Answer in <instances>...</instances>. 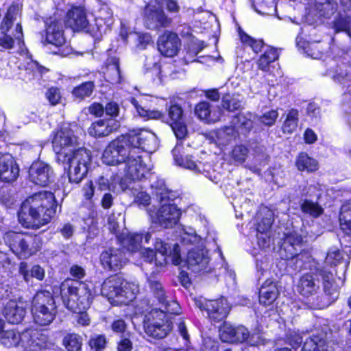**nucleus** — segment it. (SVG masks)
Here are the masks:
<instances>
[{"label": "nucleus", "mask_w": 351, "mask_h": 351, "mask_svg": "<svg viewBox=\"0 0 351 351\" xmlns=\"http://www.w3.org/2000/svg\"><path fill=\"white\" fill-rule=\"evenodd\" d=\"M158 142L156 136L147 130H132L117 137L105 149L103 162L108 165L124 164L126 178L141 180L146 178L150 168L145 165L141 154L152 153L156 150Z\"/></svg>", "instance_id": "obj_1"}, {"label": "nucleus", "mask_w": 351, "mask_h": 351, "mask_svg": "<svg viewBox=\"0 0 351 351\" xmlns=\"http://www.w3.org/2000/svg\"><path fill=\"white\" fill-rule=\"evenodd\" d=\"M147 282L160 306L152 303L143 311L147 312L143 322L145 332L149 337L161 339L173 329V317L168 314L178 315L180 306L176 301L167 299L166 291L154 272L147 276Z\"/></svg>", "instance_id": "obj_2"}, {"label": "nucleus", "mask_w": 351, "mask_h": 351, "mask_svg": "<svg viewBox=\"0 0 351 351\" xmlns=\"http://www.w3.org/2000/svg\"><path fill=\"white\" fill-rule=\"evenodd\" d=\"M77 143V137L69 126H62L55 133L52 138L53 148L57 155V160L68 165V177L71 183L79 184L86 176L91 162L90 151L84 148L73 149Z\"/></svg>", "instance_id": "obj_3"}, {"label": "nucleus", "mask_w": 351, "mask_h": 351, "mask_svg": "<svg viewBox=\"0 0 351 351\" xmlns=\"http://www.w3.org/2000/svg\"><path fill=\"white\" fill-rule=\"evenodd\" d=\"M298 292L306 298L305 308L322 309L328 307L338 298L332 271L326 267L317 269L316 273L302 276L297 285Z\"/></svg>", "instance_id": "obj_4"}, {"label": "nucleus", "mask_w": 351, "mask_h": 351, "mask_svg": "<svg viewBox=\"0 0 351 351\" xmlns=\"http://www.w3.org/2000/svg\"><path fill=\"white\" fill-rule=\"evenodd\" d=\"M58 204L54 194L43 191L27 197L18 213L20 223L38 229L49 223L56 213Z\"/></svg>", "instance_id": "obj_5"}, {"label": "nucleus", "mask_w": 351, "mask_h": 351, "mask_svg": "<svg viewBox=\"0 0 351 351\" xmlns=\"http://www.w3.org/2000/svg\"><path fill=\"white\" fill-rule=\"evenodd\" d=\"M20 16L18 5H12L2 20L0 25V47L1 50H11L16 43L19 53L27 58L31 59V55L26 48L21 22H17Z\"/></svg>", "instance_id": "obj_6"}, {"label": "nucleus", "mask_w": 351, "mask_h": 351, "mask_svg": "<svg viewBox=\"0 0 351 351\" xmlns=\"http://www.w3.org/2000/svg\"><path fill=\"white\" fill-rule=\"evenodd\" d=\"M152 187L155 189L156 197L162 205L157 212L149 210L148 214L153 223L165 228H172L179 221L181 213L177 206L170 202L176 199L178 197V193L169 190L163 181L152 184Z\"/></svg>", "instance_id": "obj_7"}, {"label": "nucleus", "mask_w": 351, "mask_h": 351, "mask_svg": "<svg viewBox=\"0 0 351 351\" xmlns=\"http://www.w3.org/2000/svg\"><path fill=\"white\" fill-rule=\"evenodd\" d=\"M180 237L183 245H196L194 248L189 250L188 252L187 264L189 268L195 273L211 271V268L208 266L210 258L208 256V251L205 248L206 245L208 247L210 245L211 239L213 244L216 245L215 238L207 237L203 241L200 237L197 235L195 231L191 228L188 230L183 229Z\"/></svg>", "instance_id": "obj_8"}, {"label": "nucleus", "mask_w": 351, "mask_h": 351, "mask_svg": "<svg viewBox=\"0 0 351 351\" xmlns=\"http://www.w3.org/2000/svg\"><path fill=\"white\" fill-rule=\"evenodd\" d=\"M60 294L66 307L73 311H82L89 308L92 293L86 282L67 278L60 286Z\"/></svg>", "instance_id": "obj_9"}, {"label": "nucleus", "mask_w": 351, "mask_h": 351, "mask_svg": "<svg viewBox=\"0 0 351 351\" xmlns=\"http://www.w3.org/2000/svg\"><path fill=\"white\" fill-rule=\"evenodd\" d=\"M138 285L125 280L115 275L106 279L101 285V293L114 305L128 304L138 293Z\"/></svg>", "instance_id": "obj_10"}, {"label": "nucleus", "mask_w": 351, "mask_h": 351, "mask_svg": "<svg viewBox=\"0 0 351 351\" xmlns=\"http://www.w3.org/2000/svg\"><path fill=\"white\" fill-rule=\"evenodd\" d=\"M3 240L12 252L21 258L31 256L40 247V237L28 233L9 232L5 234Z\"/></svg>", "instance_id": "obj_11"}, {"label": "nucleus", "mask_w": 351, "mask_h": 351, "mask_svg": "<svg viewBox=\"0 0 351 351\" xmlns=\"http://www.w3.org/2000/svg\"><path fill=\"white\" fill-rule=\"evenodd\" d=\"M32 312L37 324L47 326L52 322L56 311L53 298L49 291H39L34 295Z\"/></svg>", "instance_id": "obj_12"}, {"label": "nucleus", "mask_w": 351, "mask_h": 351, "mask_svg": "<svg viewBox=\"0 0 351 351\" xmlns=\"http://www.w3.org/2000/svg\"><path fill=\"white\" fill-rule=\"evenodd\" d=\"M303 242V237L297 232L293 231L286 234L284 241L279 250V256L282 260L287 261V265H295L294 270H300L302 267L300 260L301 254L300 247Z\"/></svg>", "instance_id": "obj_13"}, {"label": "nucleus", "mask_w": 351, "mask_h": 351, "mask_svg": "<svg viewBox=\"0 0 351 351\" xmlns=\"http://www.w3.org/2000/svg\"><path fill=\"white\" fill-rule=\"evenodd\" d=\"M195 304L202 311H206L207 317L215 322L223 321L230 311V306L224 298L211 300L196 298Z\"/></svg>", "instance_id": "obj_14"}, {"label": "nucleus", "mask_w": 351, "mask_h": 351, "mask_svg": "<svg viewBox=\"0 0 351 351\" xmlns=\"http://www.w3.org/2000/svg\"><path fill=\"white\" fill-rule=\"evenodd\" d=\"M51 166L43 161H35L29 167V179L35 184L47 186L53 178Z\"/></svg>", "instance_id": "obj_15"}, {"label": "nucleus", "mask_w": 351, "mask_h": 351, "mask_svg": "<svg viewBox=\"0 0 351 351\" xmlns=\"http://www.w3.org/2000/svg\"><path fill=\"white\" fill-rule=\"evenodd\" d=\"M112 12L111 10L104 5L99 11V14L96 17L95 24H90L85 28L84 31L90 34L93 37L99 38L102 34L106 32L108 27L112 23Z\"/></svg>", "instance_id": "obj_16"}, {"label": "nucleus", "mask_w": 351, "mask_h": 351, "mask_svg": "<svg viewBox=\"0 0 351 351\" xmlns=\"http://www.w3.org/2000/svg\"><path fill=\"white\" fill-rule=\"evenodd\" d=\"M45 25V41L56 47H62L66 43V39L62 21L56 18H49L46 20Z\"/></svg>", "instance_id": "obj_17"}, {"label": "nucleus", "mask_w": 351, "mask_h": 351, "mask_svg": "<svg viewBox=\"0 0 351 351\" xmlns=\"http://www.w3.org/2000/svg\"><path fill=\"white\" fill-rule=\"evenodd\" d=\"M19 175V167L9 154H0V180L5 182H14Z\"/></svg>", "instance_id": "obj_18"}, {"label": "nucleus", "mask_w": 351, "mask_h": 351, "mask_svg": "<svg viewBox=\"0 0 351 351\" xmlns=\"http://www.w3.org/2000/svg\"><path fill=\"white\" fill-rule=\"evenodd\" d=\"M88 22L83 6H73L66 14L65 23L74 31L84 30L88 26Z\"/></svg>", "instance_id": "obj_19"}, {"label": "nucleus", "mask_w": 351, "mask_h": 351, "mask_svg": "<svg viewBox=\"0 0 351 351\" xmlns=\"http://www.w3.org/2000/svg\"><path fill=\"white\" fill-rule=\"evenodd\" d=\"M180 47V40L178 35L171 32H165L158 40V49L165 56L173 57Z\"/></svg>", "instance_id": "obj_20"}, {"label": "nucleus", "mask_w": 351, "mask_h": 351, "mask_svg": "<svg viewBox=\"0 0 351 351\" xmlns=\"http://www.w3.org/2000/svg\"><path fill=\"white\" fill-rule=\"evenodd\" d=\"M100 260L105 268L117 271L126 263L128 258L120 249H109L101 253Z\"/></svg>", "instance_id": "obj_21"}, {"label": "nucleus", "mask_w": 351, "mask_h": 351, "mask_svg": "<svg viewBox=\"0 0 351 351\" xmlns=\"http://www.w3.org/2000/svg\"><path fill=\"white\" fill-rule=\"evenodd\" d=\"M169 124L177 138L182 139L186 134V127L184 122L183 110L181 106L175 104L168 111Z\"/></svg>", "instance_id": "obj_22"}, {"label": "nucleus", "mask_w": 351, "mask_h": 351, "mask_svg": "<svg viewBox=\"0 0 351 351\" xmlns=\"http://www.w3.org/2000/svg\"><path fill=\"white\" fill-rule=\"evenodd\" d=\"M196 116L207 123L218 121L221 116V110L217 106L203 101L196 105L195 108Z\"/></svg>", "instance_id": "obj_23"}, {"label": "nucleus", "mask_w": 351, "mask_h": 351, "mask_svg": "<svg viewBox=\"0 0 351 351\" xmlns=\"http://www.w3.org/2000/svg\"><path fill=\"white\" fill-rule=\"evenodd\" d=\"M156 252L160 255V258H156L160 266H163L167 263V256L168 253L173 255V263L174 265H179L180 263V248L178 244H174L173 250L167 243H163L161 240L157 239L155 243Z\"/></svg>", "instance_id": "obj_24"}, {"label": "nucleus", "mask_w": 351, "mask_h": 351, "mask_svg": "<svg viewBox=\"0 0 351 351\" xmlns=\"http://www.w3.org/2000/svg\"><path fill=\"white\" fill-rule=\"evenodd\" d=\"M104 77L111 84H121L123 77L121 74L119 59L115 56L108 57L105 62Z\"/></svg>", "instance_id": "obj_25"}, {"label": "nucleus", "mask_w": 351, "mask_h": 351, "mask_svg": "<svg viewBox=\"0 0 351 351\" xmlns=\"http://www.w3.org/2000/svg\"><path fill=\"white\" fill-rule=\"evenodd\" d=\"M152 235L149 232L143 231L140 233H129L121 241L122 246L130 252H134L139 250L141 247L143 238L145 242L148 243Z\"/></svg>", "instance_id": "obj_26"}, {"label": "nucleus", "mask_w": 351, "mask_h": 351, "mask_svg": "<svg viewBox=\"0 0 351 351\" xmlns=\"http://www.w3.org/2000/svg\"><path fill=\"white\" fill-rule=\"evenodd\" d=\"M341 243L342 246H343V251L348 256V259L343 261V258L342 256V253L336 247H332L328 251L327 256L326 257V263L337 265L338 264L343 263V266L342 269L346 270L349 264V259L350 258V256L351 255V252H350V248L347 247H346L345 245L348 246H351V239H350V241H343V238L341 241Z\"/></svg>", "instance_id": "obj_27"}, {"label": "nucleus", "mask_w": 351, "mask_h": 351, "mask_svg": "<svg viewBox=\"0 0 351 351\" xmlns=\"http://www.w3.org/2000/svg\"><path fill=\"white\" fill-rule=\"evenodd\" d=\"M119 127V123L112 119L99 120L92 124L88 132L91 136L102 137L108 136Z\"/></svg>", "instance_id": "obj_28"}, {"label": "nucleus", "mask_w": 351, "mask_h": 351, "mask_svg": "<svg viewBox=\"0 0 351 351\" xmlns=\"http://www.w3.org/2000/svg\"><path fill=\"white\" fill-rule=\"evenodd\" d=\"M339 221L341 228L346 234L343 237V241H350V239H351V201L347 202L341 206ZM345 246L350 247V252H351V246L347 245Z\"/></svg>", "instance_id": "obj_29"}, {"label": "nucleus", "mask_w": 351, "mask_h": 351, "mask_svg": "<svg viewBox=\"0 0 351 351\" xmlns=\"http://www.w3.org/2000/svg\"><path fill=\"white\" fill-rule=\"evenodd\" d=\"M278 295V288L272 281L267 280L261 286L259 291V302L261 304L268 306L271 304Z\"/></svg>", "instance_id": "obj_30"}, {"label": "nucleus", "mask_w": 351, "mask_h": 351, "mask_svg": "<svg viewBox=\"0 0 351 351\" xmlns=\"http://www.w3.org/2000/svg\"><path fill=\"white\" fill-rule=\"evenodd\" d=\"M182 147L176 145L172 150L173 156L176 164L182 167L191 170L195 173L200 172L201 162L197 163L191 156L184 158L180 154Z\"/></svg>", "instance_id": "obj_31"}, {"label": "nucleus", "mask_w": 351, "mask_h": 351, "mask_svg": "<svg viewBox=\"0 0 351 351\" xmlns=\"http://www.w3.org/2000/svg\"><path fill=\"white\" fill-rule=\"evenodd\" d=\"M26 313L25 308L10 302L4 309V316L7 321L12 324H19L24 318Z\"/></svg>", "instance_id": "obj_32"}, {"label": "nucleus", "mask_w": 351, "mask_h": 351, "mask_svg": "<svg viewBox=\"0 0 351 351\" xmlns=\"http://www.w3.org/2000/svg\"><path fill=\"white\" fill-rule=\"evenodd\" d=\"M19 273L25 282H29L32 278L43 280L45 276V269L38 265H33L29 269L27 263L22 262L19 265Z\"/></svg>", "instance_id": "obj_33"}, {"label": "nucleus", "mask_w": 351, "mask_h": 351, "mask_svg": "<svg viewBox=\"0 0 351 351\" xmlns=\"http://www.w3.org/2000/svg\"><path fill=\"white\" fill-rule=\"evenodd\" d=\"M295 165L299 171L313 172L318 169L317 161L306 153H300L297 157Z\"/></svg>", "instance_id": "obj_34"}, {"label": "nucleus", "mask_w": 351, "mask_h": 351, "mask_svg": "<svg viewBox=\"0 0 351 351\" xmlns=\"http://www.w3.org/2000/svg\"><path fill=\"white\" fill-rule=\"evenodd\" d=\"M332 78L343 85L351 84V64H341L337 66L331 74Z\"/></svg>", "instance_id": "obj_35"}, {"label": "nucleus", "mask_w": 351, "mask_h": 351, "mask_svg": "<svg viewBox=\"0 0 351 351\" xmlns=\"http://www.w3.org/2000/svg\"><path fill=\"white\" fill-rule=\"evenodd\" d=\"M300 209L304 214L312 217L317 218L322 214L324 209L319 204L318 202L312 199H304L300 201Z\"/></svg>", "instance_id": "obj_36"}, {"label": "nucleus", "mask_w": 351, "mask_h": 351, "mask_svg": "<svg viewBox=\"0 0 351 351\" xmlns=\"http://www.w3.org/2000/svg\"><path fill=\"white\" fill-rule=\"evenodd\" d=\"M94 88L93 82H84L73 89L72 96L75 101H82L92 95Z\"/></svg>", "instance_id": "obj_37"}, {"label": "nucleus", "mask_w": 351, "mask_h": 351, "mask_svg": "<svg viewBox=\"0 0 351 351\" xmlns=\"http://www.w3.org/2000/svg\"><path fill=\"white\" fill-rule=\"evenodd\" d=\"M278 53L276 49L268 47L257 61L258 67L263 71H268L270 64L278 60Z\"/></svg>", "instance_id": "obj_38"}, {"label": "nucleus", "mask_w": 351, "mask_h": 351, "mask_svg": "<svg viewBox=\"0 0 351 351\" xmlns=\"http://www.w3.org/2000/svg\"><path fill=\"white\" fill-rule=\"evenodd\" d=\"M302 351H327L324 337L313 335L306 339L304 343Z\"/></svg>", "instance_id": "obj_39"}, {"label": "nucleus", "mask_w": 351, "mask_h": 351, "mask_svg": "<svg viewBox=\"0 0 351 351\" xmlns=\"http://www.w3.org/2000/svg\"><path fill=\"white\" fill-rule=\"evenodd\" d=\"M254 118V115L251 113L239 114L233 119L232 123L243 132H248L253 128Z\"/></svg>", "instance_id": "obj_40"}, {"label": "nucleus", "mask_w": 351, "mask_h": 351, "mask_svg": "<svg viewBox=\"0 0 351 351\" xmlns=\"http://www.w3.org/2000/svg\"><path fill=\"white\" fill-rule=\"evenodd\" d=\"M254 118V115L251 113L239 114L233 119L232 123L243 132H248L253 128Z\"/></svg>", "instance_id": "obj_41"}, {"label": "nucleus", "mask_w": 351, "mask_h": 351, "mask_svg": "<svg viewBox=\"0 0 351 351\" xmlns=\"http://www.w3.org/2000/svg\"><path fill=\"white\" fill-rule=\"evenodd\" d=\"M298 111L295 109H291L282 124V130L285 134H292L298 127Z\"/></svg>", "instance_id": "obj_42"}, {"label": "nucleus", "mask_w": 351, "mask_h": 351, "mask_svg": "<svg viewBox=\"0 0 351 351\" xmlns=\"http://www.w3.org/2000/svg\"><path fill=\"white\" fill-rule=\"evenodd\" d=\"M130 102L134 107L138 115L147 119H159L162 117V114L158 110H149L143 108L140 104L137 99L132 97L130 99Z\"/></svg>", "instance_id": "obj_43"}, {"label": "nucleus", "mask_w": 351, "mask_h": 351, "mask_svg": "<svg viewBox=\"0 0 351 351\" xmlns=\"http://www.w3.org/2000/svg\"><path fill=\"white\" fill-rule=\"evenodd\" d=\"M0 339L5 347H15L20 345L19 332L15 330H3Z\"/></svg>", "instance_id": "obj_44"}, {"label": "nucleus", "mask_w": 351, "mask_h": 351, "mask_svg": "<svg viewBox=\"0 0 351 351\" xmlns=\"http://www.w3.org/2000/svg\"><path fill=\"white\" fill-rule=\"evenodd\" d=\"M62 344L68 351H79L82 345V338L77 334L69 333L64 336Z\"/></svg>", "instance_id": "obj_45"}, {"label": "nucleus", "mask_w": 351, "mask_h": 351, "mask_svg": "<svg viewBox=\"0 0 351 351\" xmlns=\"http://www.w3.org/2000/svg\"><path fill=\"white\" fill-rule=\"evenodd\" d=\"M236 130L234 127H225L219 130L216 133L217 143L219 145H228L236 136Z\"/></svg>", "instance_id": "obj_46"}, {"label": "nucleus", "mask_w": 351, "mask_h": 351, "mask_svg": "<svg viewBox=\"0 0 351 351\" xmlns=\"http://www.w3.org/2000/svg\"><path fill=\"white\" fill-rule=\"evenodd\" d=\"M32 346L38 347L40 349L51 350L53 349L55 344L44 333L40 332L37 330L34 332L33 335V341H32Z\"/></svg>", "instance_id": "obj_47"}, {"label": "nucleus", "mask_w": 351, "mask_h": 351, "mask_svg": "<svg viewBox=\"0 0 351 351\" xmlns=\"http://www.w3.org/2000/svg\"><path fill=\"white\" fill-rule=\"evenodd\" d=\"M110 178V191L112 192L119 193L124 191L128 188V184L123 180L122 176L117 173H112L109 174Z\"/></svg>", "instance_id": "obj_48"}, {"label": "nucleus", "mask_w": 351, "mask_h": 351, "mask_svg": "<svg viewBox=\"0 0 351 351\" xmlns=\"http://www.w3.org/2000/svg\"><path fill=\"white\" fill-rule=\"evenodd\" d=\"M236 327L225 322L219 328V337L222 341L234 343Z\"/></svg>", "instance_id": "obj_49"}, {"label": "nucleus", "mask_w": 351, "mask_h": 351, "mask_svg": "<svg viewBox=\"0 0 351 351\" xmlns=\"http://www.w3.org/2000/svg\"><path fill=\"white\" fill-rule=\"evenodd\" d=\"M239 36L241 42L250 46L255 53L261 51L264 46L263 40H255L243 32H239Z\"/></svg>", "instance_id": "obj_50"}, {"label": "nucleus", "mask_w": 351, "mask_h": 351, "mask_svg": "<svg viewBox=\"0 0 351 351\" xmlns=\"http://www.w3.org/2000/svg\"><path fill=\"white\" fill-rule=\"evenodd\" d=\"M131 333L127 332L126 334L121 335L119 341L117 342V351H132L133 349V343L130 339Z\"/></svg>", "instance_id": "obj_51"}, {"label": "nucleus", "mask_w": 351, "mask_h": 351, "mask_svg": "<svg viewBox=\"0 0 351 351\" xmlns=\"http://www.w3.org/2000/svg\"><path fill=\"white\" fill-rule=\"evenodd\" d=\"M248 149L243 145H237L234 147L232 152V158L235 162L242 164L247 157Z\"/></svg>", "instance_id": "obj_52"}, {"label": "nucleus", "mask_w": 351, "mask_h": 351, "mask_svg": "<svg viewBox=\"0 0 351 351\" xmlns=\"http://www.w3.org/2000/svg\"><path fill=\"white\" fill-rule=\"evenodd\" d=\"M324 190L322 186L318 183L304 186L302 194L306 197H316L317 201L320 198L322 191Z\"/></svg>", "instance_id": "obj_53"}, {"label": "nucleus", "mask_w": 351, "mask_h": 351, "mask_svg": "<svg viewBox=\"0 0 351 351\" xmlns=\"http://www.w3.org/2000/svg\"><path fill=\"white\" fill-rule=\"evenodd\" d=\"M27 71H32V77H29V80L38 79L42 75L47 72V69L40 65L37 62L31 60L27 64Z\"/></svg>", "instance_id": "obj_54"}, {"label": "nucleus", "mask_w": 351, "mask_h": 351, "mask_svg": "<svg viewBox=\"0 0 351 351\" xmlns=\"http://www.w3.org/2000/svg\"><path fill=\"white\" fill-rule=\"evenodd\" d=\"M128 324L125 321L120 317L114 319L110 324V328L115 334H120L121 335L126 334Z\"/></svg>", "instance_id": "obj_55"}, {"label": "nucleus", "mask_w": 351, "mask_h": 351, "mask_svg": "<svg viewBox=\"0 0 351 351\" xmlns=\"http://www.w3.org/2000/svg\"><path fill=\"white\" fill-rule=\"evenodd\" d=\"M123 219L121 213L116 215L112 213L108 218V226L110 231L114 234H117L119 229V221Z\"/></svg>", "instance_id": "obj_56"}, {"label": "nucleus", "mask_w": 351, "mask_h": 351, "mask_svg": "<svg viewBox=\"0 0 351 351\" xmlns=\"http://www.w3.org/2000/svg\"><path fill=\"white\" fill-rule=\"evenodd\" d=\"M221 105L223 109L229 112H234L239 110L241 107L240 102L235 99L231 98L230 95L223 97Z\"/></svg>", "instance_id": "obj_57"}, {"label": "nucleus", "mask_w": 351, "mask_h": 351, "mask_svg": "<svg viewBox=\"0 0 351 351\" xmlns=\"http://www.w3.org/2000/svg\"><path fill=\"white\" fill-rule=\"evenodd\" d=\"M278 117L277 110H271L264 113L258 118V120L267 126L273 125Z\"/></svg>", "instance_id": "obj_58"}, {"label": "nucleus", "mask_w": 351, "mask_h": 351, "mask_svg": "<svg viewBox=\"0 0 351 351\" xmlns=\"http://www.w3.org/2000/svg\"><path fill=\"white\" fill-rule=\"evenodd\" d=\"M130 34L134 39L138 40L137 45L140 49H145L147 45L152 42V36L147 33L141 34L136 32L135 34Z\"/></svg>", "instance_id": "obj_59"}, {"label": "nucleus", "mask_w": 351, "mask_h": 351, "mask_svg": "<svg viewBox=\"0 0 351 351\" xmlns=\"http://www.w3.org/2000/svg\"><path fill=\"white\" fill-rule=\"evenodd\" d=\"M257 243L258 246L265 250L270 247L271 239L270 232H257Z\"/></svg>", "instance_id": "obj_60"}, {"label": "nucleus", "mask_w": 351, "mask_h": 351, "mask_svg": "<svg viewBox=\"0 0 351 351\" xmlns=\"http://www.w3.org/2000/svg\"><path fill=\"white\" fill-rule=\"evenodd\" d=\"M91 348L96 351L104 350L106 346V338L104 335H97L90 340Z\"/></svg>", "instance_id": "obj_61"}, {"label": "nucleus", "mask_w": 351, "mask_h": 351, "mask_svg": "<svg viewBox=\"0 0 351 351\" xmlns=\"http://www.w3.org/2000/svg\"><path fill=\"white\" fill-rule=\"evenodd\" d=\"M134 196V202L139 206L145 207L150 204V196L148 193L144 191H138L136 193H133Z\"/></svg>", "instance_id": "obj_62"}, {"label": "nucleus", "mask_w": 351, "mask_h": 351, "mask_svg": "<svg viewBox=\"0 0 351 351\" xmlns=\"http://www.w3.org/2000/svg\"><path fill=\"white\" fill-rule=\"evenodd\" d=\"M46 96L51 104L53 106L58 104L61 99L60 89L56 87L49 88Z\"/></svg>", "instance_id": "obj_63"}, {"label": "nucleus", "mask_w": 351, "mask_h": 351, "mask_svg": "<svg viewBox=\"0 0 351 351\" xmlns=\"http://www.w3.org/2000/svg\"><path fill=\"white\" fill-rule=\"evenodd\" d=\"M234 335V343L243 342L249 337V332L245 327L239 326L236 327Z\"/></svg>", "instance_id": "obj_64"}]
</instances>
